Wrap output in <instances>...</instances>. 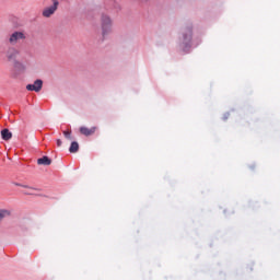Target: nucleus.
<instances>
[{
  "instance_id": "f257e3e1",
  "label": "nucleus",
  "mask_w": 280,
  "mask_h": 280,
  "mask_svg": "<svg viewBox=\"0 0 280 280\" xmlns=\"http://www.w3.org/2000/svg\"><path fill=\"white\" fill-rule=\"evenodd\" d=\"M19 54H21V51L16 47L11 46L4 52L5 60L8 62H14L16 61V58H19Z\"/></svg>"
},
{
  "instance_id": "f03ea898",
  "label": "nucleus",
  "mask_w": 280,
  "mask_h": 280,
  "mask_svg": "<svg viewBox=\"0 0 280 280\" xmlns=\"http://www.w3.org/2000/svg\"><path fill=\"white\" fill-rule=\"evenodd\" d=\"M113 31V21H110V18L108 15L102 16V32L103 36H106V34H110Z\"/></svg>"
},
{
  "instance_id": "7ed1b4c3",
  "label": "nucleus",
  "mask_w": 280,
  "mask_h": 280,
  "mask_svg": "<svg viewBox=\"0 0 280 280\" xmlns=\"http://www.w3.org/2000/svg\"><path fill=\"white\" fill-rule=\"evenodd\" d=\"M25 38H26L25 33L14 32L10 35L9 43L11 45H16V43H19V40H25Z\"/></svg>"
},
{
  "instance_id": "20e7f679",
  "label": "nucleus",
  "mask_w": 280,
  "mask_h": 280,
  "mask_svg": "<svg viewBox=\"0 0 280 280\" xmlns=\"http://www.w3.org/2000/svg\"><path fill=\"white\" fill-rule=\"evenodd\" d=\"M57 10H58V1L55 0L52 5L44 9L43 16H45L46 19H49V16H51V14H54Z\"/></svg>"
},
{
  "instance_id": "39448f33",
  "label": "nucleus",
  "mask_w": 280,
  "mask_h": 280,
  "mask_svg": "<svg viewBox=\"0 0 280 280\" xmlns=\"http://www.w3.org/2000/svg\"><path fill=\"white\" fill-rule=\"evenodd\" d=\"M27 91H35L38 93L43 89V80L38 79L33 84L26 85Z\"/></svg>"
},
{
  "instance_id": "423d86ee",
  "label": "nucleus",
  "mask_w": 280,
  "mask_h": 280,
  "mask_svg": "<svg viewBox=\"0 0 280 280\" xmlns=\"http://www.w3.org/2000/svg\"><path fill=\"white\" fill-rule=\"evenodd\" d=\"M96 128L92 127V128H86V127H81L80 128V132L81 135H84L85 137H91V135L95 133Z\"/></svg>"
},
{
  "instance_id": "0eeeda50",
  "label": "nucleus",
  "mask_w": 280,
  "mask_h": 280,
  "mask_svg": "<svg viewBox=\"0 0 280 280\" xmlns=\"http://www.w3.org/2000/svg\"><path fill=\"white\" fill-rule=\"evenodd\" d=\"M13 69L15 71H25V65L15 59V61H13Z\"/></svg>"
},
{
  "instance_id": "6e6552de",
  "label": "nucleus",
  "mask_w": 280,
  "mask_h": 280,
  "mask_svg": "<svg viewBox=\"0 0 280 280\" xmlns=\"http://www.w3.org/2000/svg\"><path fill=\"white\" fill-rule=\"evenodd\" d=\"M1 137L3 141H10V139H12V132H10L8 129H3L1 130Z\"/></svg>"
},
{
  "instance_id": "1a4fd4ad",
  "label": "nucleus",
  "mask_w": 280,
  "mask_h": 280,
  "mask_svg": "<svg viewBox=\"0 0 280 280\" xmlns=\"http://www.w3.org/2000/svg\"><path fill=\"white\" fill-rule=\"evenodd\" d=\"M184 43H189L191 40V28H186L183 34Z\"/></svg>"
},
{
  "instance_id": "9d476101",
  "label": "nucleus",
  "mask_w": 280,
  "mask_h": 280,
  "mask_svg": "<svg viewBox=\"0 0 280 280\" xmlns=\"http://www.w3.org/2000/svg\"><path fill=\"white\" fill-rule=\"evenodd\" d=\"M80 150V144L77 141H73L69 148V152L75 154Z\"/></svg>"
},
{
  "instance_id": "9b49d317",
  "label": "nucleus",
  "mask_w": 280,
  "mask_h": 280,
  "mask_svg": "<svg viewBox=\"0 0 280 280\" xmlns=\"http://www.w3.org/2000/svg\"><path fill=\"white\" fill-rule=\"evenodd\" d=\"M38 165H51V160L47 156H43L37 160Z\"/></svg>"
},
{
  "instance_id": "f8f14e48",
  "label": "nucleus",
  "mask_w": 280,
  "mask_h": 280,
  "mask_svg": "<svg viewBox=\"0 0 280 280\" xmlns=\"http://www.w3.org/2000/svg\"><path fill=\"white\" fill-rule=\"evenodd\" d=\"M19 187H24L25 189H27L26 191H24V194H27L28 196L34 195V191H36L35 188L33 187H28V186H23L21 184H16Z\"/></svg>"
},
{
  "instance_id": "ddd939ff",
  "label": "nucleus",
  "mask_w": 280,
  "mask_h": 280,
  "mask_svg": "<svg viewBox=\"0 0 280 280\" xmlns=\"http://www.w3.org/2000/svg\"><path fill=\"white\" fill-rule=\"evenodd\" d=\"M8 215H10V211L0 210V220H3V218H8Z\"/></svg>"
},
{
  "instance_id": "4468645a",
  "label": "nucleus",
  "mask_w": 280,
  "mask_h": 280,
  "mask_svg": "<svg viewBox=\"0 0 280 280\" xmlns=\"http://www.w3.org/2000/svg\"><path fill=\"white\" fill-rule=\"evenodd\" d=\"M63 137H66V139H68L69 141H71V139H73L71 137V131H63Z\"/></svg>"
},
{
  "instance_id": "2eb2a0df",
  "label": "nucleus",
  "mask_w": 280,
  "mask_h": 280,
  "mask_svg": "<svg viewBox=\"0 0 280 280\" xmlns=\"http://www.w3.org/2000/svg\"><path fill=\"white\" fill-rule=\"evenodd\" d=\"M57 145H58V148H60V145H62V140L58 139L57 140Z\"/></svg>"
}]
</instances>
